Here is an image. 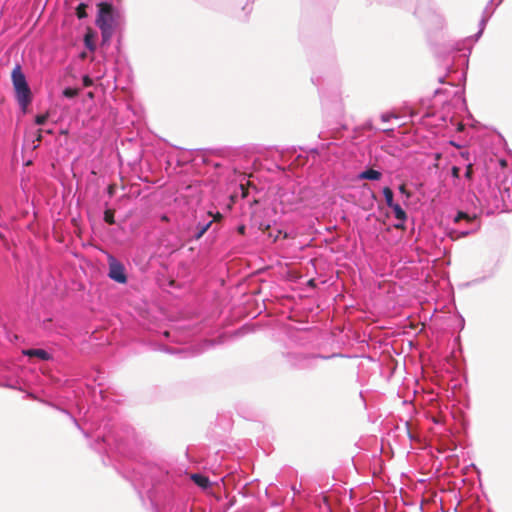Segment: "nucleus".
<instances>
[{
	"label": "nucleus",
	"instance_id": "obj_17",
	"mask_svg": "<svg viewBox=\"0 0 512 512\" xmlns=\"http://www.w3.org/2000/svg\"><path fill=\"white\" fill-rule=\"evenodd\" d=\"M77 94L76 90L72 89V88H65L64 91H63V95L66 97V98H73L75 97Z\"/></svg>",
	"mask_w": 512,
	"mask_h": 512
},
{
	"label": "nucleus",
	"instance_id": "obj_4",
	"mask_svg": "<svg viewBox=\"0 0 512 512\" xmlns=\"http://www.w3.org/2000/svg\"><path fill=\"white\" fill-rule=\"evenodd\" d=\"M337 356H341L340 354H332L329 356H323L320 354H306L301 352H291L287 354V361L296 368L299 369H308L315 366V362L318 359H330Z\"/></svg>",
	"mask_w": 512,
	"mask_h": 512
},
{
	"label": "nucleus",
	"instance_id": "obj_16",
	"mask_svg": "<svg viewBox=\"0 0 512 512\" xmlns=\"http://www.w3.org/2000/svg\"><path fill=\"white\" fill-rule=\"evenodd\" d=\"M104 220L108 224H114V215L111 211L107 210L104 213Z\"/></svg>",
	"mask_w": 512,
	"mask_h": 512
},
{
	"label": "nucleus",
	"instance_id": "obj_1",
	"mask_svg": "<svg viewBox=\"0 0 512 512\" xmlns=\"http://www.w3.org/2000/svg\"><path fill=\"white\" fill-rule=\"evenodd\" d=\"M121 18V12L112 4L103 2L98 5L96 25L101 31L103 41H109L113 36L116 24Z\"/></svg>",
	"mask_w": 512,
	"mask_h": 512
},
{
	"label": "nucleus",
	"instance_id": "obj_22",
	"mask_svg": "<svg viewBox=\"0 0 512 512\" xmlns=\"http://www.w3.org/2000/svg\"><path fill=\"white\" fill-rule=\"evenodd\" d=\"M83 83H84L85 86H89L91 84V81H90L88 76H85L83 78Z\"/></svg>",
	"mask_w": 512,
	"mask_h": 512
},
{
	"label": "nucleus",
	"instance_id": "obj_6",
	"mask_svg": "<svg viewBox=\"0 0 512 512\" xmlns=\"http://www.w3.org/2000/svg\"><path fill=\"white\" fill-rule=\"evenodd\" d=\"M390 208L393 210L394 217L398 220V222L394 224V227L396 229H405V222L407 220L405 210L398 203H395Z\"/></svg>",
	"mask_w": 512,
	"mask_h": 512
},
{
	"label": "nucleus",
	"instance_id": "obj_11",
	"mask_svg": "<svg viewBox=\"0 0 512 512\" xmlns=\"http://www.w3.org/2000/svg\"><path fill=\"white\" fill-rule=\"evenodd\" d=\"M472 177H473V165L468 164L466 166L463 176H461V178H462L461 189L462 190H465L466 188H470L471 183H472Z\"/></svg>",
	"mask_w": 512,
	"mask_h": 512
},
{
	"label": "nucleus",
	"instance_id": "obj_23",
	"mask_svg": "<svg viewBox=\"0 0 512 512\" xmlns=\"http://www.w3.org/2000/svg\"><path fill=\"white\" fill-rule=\"evenodd\" d=\"M222 217H223V216H222L219 212H217V213H216V215H215V216H214V218H213V221L221 220V219H222Z\"/></svg>",
	"mask_w": 512,
	"mask_h": 512
},
{
	"label": "nucleus",
	"instance_id": "obj_26",
	"mask_svg": "<svg viewBox=\"0 0 512 512\" xmlns=\"http://www.w3.org/2000/svg\"><path fill=\"white\" fill-rule=\"evenodd\" d=\"M503 0H499L498 3L496 4V6H498Z\"/></svg>",
	"mask_w": 512,
	"mask_h": 512
},
{
	"label": "nucleus",
	"instance_id": "obj_18",
	"mask_svg": "<svg viewBox=\"0 0 512 512\" xmlns=\"http://www.w3.org/2000/svg\"><path fill=\"white\" fill-rule=\"evenodd\" d=\"M391 118H396V116L394 114H391V113H384L381 115V120L383 122H388L390 121Z\"/></svg>",
	"mask_w": 512,
	"mask_h": 512
},
{
	"label": "nucleus",
	"instance_id": "obj_13",
	"mask_svg": "<svg viewBox=\"0 0 512 512\" xmlns=\"http://www.w3.org/2000/svg\"><path fill=\"white\" fill-rule=\"evenodd\" d=\"M460 172L461 169L458 166H452L451 176L454 179V185L461 189L462 178Z\"/></svg>",
	"mask_w": 512,
	"mask_h": 512
},
{
	"label": "nucleus",
	"instance_id": "obj_9",
	"mask_svg": "<svg viewBox=\"0 0 512 512\" xmlns=\"http://www.w3.org/2000/svg\"><path fill=\"white\" fill-rule=\"evenodd\" d=\"M213 220H209L207 222H198L194 231L192 238L195 240H199L211 227Z\"/></svg>",
	"mask_w": 512,
	"mask_h": 512
},
{
	"label": "nucleus",
	"instance_id": "obj_7",
	"mask_svg": "<svg viewBox=\"0 0 512 512\" xmlns=\"http://www.w3.org/2000/svg\"><path fill=\"white\" fill-rule=\"evenodd\" d=\"M494 0H490L489 3L487 4V6L485 7L484 11H483V16L480 20V23H479V26H480V29L477 33V37H479L483 30H484V27L486 26L488 20L491 18V16L493 15L494 11H495V8L491 7L492 3H493Z\"/></svg>",
	"mask_w": 512,
	"mask_h": 512
},
{
	"label": "nucleus",
	"instance_id": "obj_24",
	"mask_svg": "<svg viewBox=\"0 0 512 512\" xmlns=\"http://www.w3.org/2000/svg\"><path fill=\"white\" fill-rule=\"evenodd\" d=\"M86 46H87L89 49H93V45H92L88 40H86Z\"/></svg>",
	"mask_w": 512,
	"mask_h": 512
},
{
	"label": "nucleus",
	"instance_id": "obj_10",
	"mask_svg": "<svg viewBox=\"0 0 512 512\" xmlns=\"http://www.w3.org/2000/svg\"><path fill=\"white\" fill-rule=\"evenodd\" d=\"M382 177V173L378 170H375L373 168H368L361 173H359L358 178L359 179H365V180H372V181H378Z\"/></svg>",
	"mask_w": 512,
	"mask_h": 512
},
{
	"label": "nucleus",
	"instance_id": "obj_21",
	"mask_svg": "<svg viewBox=\"0 0 512 512\" xmlns=\"http://www.w3.org/2000/svg\"><path fill=\"white\" fill-rule=\"evenodd\" d=\"M398 189H399V192H400L401 194H404V195H406L407 197H410V193L406 190L405 185H403V184H402V185H400Z\"/></svg>",
	"mask_w": 512,
	"mask_h": 512
},
{
	"label": "nucleus",
	"instance_id": "obj_8",
	"mask_svg": "<svg viewBox=\"0 0 512 512\" xmlns=\"http://www.w3.org/2000/svg\"><path fill=\"white\" fill-rule=\"evenodd\" d=\"M23 353H24V355H26L28 357H37L43 361H48V360L52 359V356L48 351H46L44 349H40V348L28 349V350H25Z\"/></svg>",
	"mask_w": 512,
	"mask_h": 512
},
{
	"label": "nucleus",
	"instance_id": "obj_3",
	"mask_svg": "<svg viewBox=\"0 0 512 512\" xmlns=\"http://www.w3.org/2000/svg\"><path fill=\"white\" fill-rule=\"evenodd\" d=\"M11 80L15 91V99L22 111L25 112L33 100V95L19 64L13 68Z\"/></svg>",
	"mask_w": 512,
	"mask_h": 512
},
{
	"label": "nucleus",
	"instance_id": "obj_19",
	"mask_svg": "<svg viewBox=\"0 0 512 512\" xmlns=\"http://www.w3.org/2000/svg\"><path fill=\"white\" fill-rule=\"evenodd\" d=\"M63 413H65L66 415H68L70 417V419L73 421V423L77 426V428L81 429L80 428V425L78 423V421L76 420V418H74L68 411L66 410H61Z\"/></svg>",
	"mask_w": 512,
	"mask_h": 512
},
{
	"label": "nucleus",
	"instance_id": "obj_25",
	"mask_svg": "<svg viewBox=\"0 0 512 512\" xmlns=\"http://www.w3.org/2000/svg\"><path fill=\"white\" fill-rule=\"evenodd\" d=\"M312 82L316 85L318 84L317 80L314 77H312Z\"/></svg>",
	"mask_w": 512,
	"mask_h": 512
},
{
	"label": "nucleus",
	"instance_id": "obj_15",
	"mask_svg": "<svg viewBox=\"0 0 512 512\" xmlns=\"http://www.w3.org/2000/svg\"><path fill=\"white\" fill-rule=\"evenodd\" d=\"M47 119H48V113L38 114L35 117V124L39 125V126H42V125H44L46 123Z\"/></svg>",
	"mask_w": 512,
	"mask_h": 512
},
{
	"label": "nucleus",
	"instance_id": "obj_12",
	"mask_svg": "<svg viewBox=\"0 0 512 512\" xmlns=\"http://www.w3.org/2000/svg\"><path fill=\"white\" fill-rule=\"evenodd\" d=\"M191 480L200 488L207 489L211 486V482L208 477L200 473H194L191 475Z\"/></svg>",
	"mask_w": 512,
	"mask_h": 512
},
{
	"label": "nucleus",
	"instance_id": "obj_20",
	"mask_svg": "<svg viewBox=\"0 0 512 512\" xmlns=\"http://www.w3.org/2000/svg\"><path fill=\"white\" fill-rule=\"evenodd\" d=\"M237 232L240 234V235H245L246 233V226L244 224H240L238 225L237 227Z\"/></svg>",
	"mask_w": 512,
	"mask_h": 512
},
{
	"label": "nucleus",
	"instance_id": "obj_5",
	"mask_svg": "<svg viewBox=\"0 0 512 512\" xmlns=\"http://www.w3.org/2000/svg\"><path fill=\"white\" fill-rule=\"evenodd\" d=\"M108 265V277L117 283L125 284L128 278L124 265L113 256H109Z\"/></svg>",
	"mask_w": 512,
	"mask_h": 512
},
{
	"label": "nucleus",
	"instance_id": "obj_14",
	"mask_svg": "<svg viewBox=\"0 0 512 512\" xmlns=\"http://www.w3.org/2000/svg\"><path fill=\"white\" fill-rule=\"evenodd\" d=\"M382 192H383L387 206L391 207L392 205H394L395 202L393 199V197H394L393 191L389 187H384Z\"/></svg>",
	"mask_w": 512,
	"mask_h": 512
},
{
	"label": "nucleus",
	"instance_id": "obj_2",
	"mask_svg": "<svg viewBox=\"0 0 512 512\" xmlns=\"http://www.w3.org/2000/svg\"><path fill=\"white\" fill-rule=\"evenodd\" d=\"M454 227L448 228L447 235L452 240H458L475 233L480 228V222L475 214L470 215L464 211H458L453 216Z\"/></svg>",
	"mask_w": 512,
	"mask_h": 512
},
{
	"label": "nucleus",
	"instance_id": "obj_27",
	"mask_svg": "<svg viewBox=\"0 0 512 512\" xmlns=\"http://www.w3.org/2000/svg\"><path fill=\"white\" fill-rule=\"evenodd\" d=\"M121 0H117V2H120Z\"/></svg>",
	"mask_w": 512,
	"mask_h": 512
}]
</instances>
